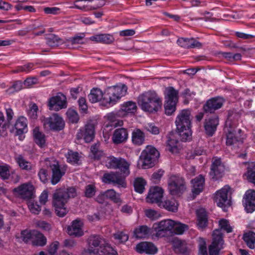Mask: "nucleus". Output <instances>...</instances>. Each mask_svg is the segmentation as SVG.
Returning <instances> with one entry per match:
<instances>
[{
    "mask_svg": "<svg viewBox=\"0 0 255 255\" xmlns=\"http://www.w3.org/2000/svg\"><path fill=\"white\" fill-rule=\"evenodd\" d=\"M77 195L75 187L61 188L56 189L52 197V204L55 209L56 214L63 217L68 212L66 204L70 198H74Z\"/></svg>",
    "mask_w": 255,
    "mask_h": 255,
    "instance_id": "f257e3e1",
    "label": "nucleus"
},
{
    "mask_svg": "<svg viewBox=\"0 0 255 255\" xmlns=\"http://www.w3.org/2000/svg\"><path fill=\"white\" fill-rule=\"evenodd\" d=\"M88 248L83 255L93 254L99 255H117V252L108 242L100 235L90 236L88 239Z\"/></svg>",
    "mask_w": 255,
    "mask_h": 255,
    "instance_id": "f03ea898",
    "label": "nucleus"
},
{
    "mask_svg": "<svg viewBox=\"0 0 255 255\" xmlns=\"http://www.w3.org/2000/svg\"><path fill=\"white\" fill-rule=\"evenodd\" d=\"M138 104L143 111L154 114L162 109V99L154 91H148L138 97Z\"/></svg>",
    "mask_w": 255,
    "mask_h": 255,
    "instance_id": "7ed1b4c3",
    "label": "nucleus"
},
{
    "mask_svg": "<svg viewBox=\"0 0 255 255\" xmlns=\"http://www.w3.org/2000/svg\"><path fill=\"white\" fill-rule=\"evenodd\" d=\"M190 116L191 111L189 109H184L181 111L175 121L178 135L183 142L191 139L192 132Z\"/></svg>",
    "mask_w": 255,
    "mask_h": 255,
    "instance_id": "20e7f679",
    "label": "nucleus"
},
{
    "mask_svg": "<svg viewBox=\"0 0 255 255\" xmlns=\"http://www.w3.org/2000/svg\"><path fill=\"white\" fill-rule=\"evenodd\" d=\"M49 167L52 172L51 177L48 171L43 168L39 170L38 175L40 181L43 183H46L50 181L52 185H56L60 181L65 172L61 169L57 161H54L53 163H51Z\"/></svg>",
    "mask_w": 255,
    "mask_h": 255,
    "instance_id": "39448f33",
    "label": "nucleus"
},
{
    "mask_svg": "<svg viewBox=\"0 0 255 255\" xmlns=\"http://www.w3.org/2000/svg\"><path fill=\"white\" fill-rule=\"evenodd\" d=\"M125 85L108 87L104 93V102L110 105H113L123 96L127 91Z\"/></svg>",
    "mask_w": 255,
    "mask_h": 255,
    "instance_id": "423d86ee",
    "label": "nucleus"
},
{
    "mask_svg": "<svg viewBox=\"0 0 255 255\" xmlns=\"http://www.w3.org/2000/svg\"><path fill=\"white\" fill-rule=\"evenodd\" d=\"M159 156V153L155 147L147 146L141 152L140 158L142 161V166L146 168L153 166Z\"/></svg>",
    "mask_w": 255,
    "mask_h": 255,
    "instance_id": "0eeeda50",
    "label": "nucleus"
},
{
    "mask_svg": "<svg viewBox=\"0 0 255 255\" xmlns=\"http://www.w3.org/2000/svg\"><path fill=\"white\" fill-rule=\"evenodd\" d=\"M105 164L108 168L120 169L126 176L129 174V164L123 158H118L114 156L108 157L105 161Z\"/></svg>",
    "mask_w": 255,
    "mask_h": 255,
    "instance_id": "6e6552de",
    "label": "nucleus"
},
{
    "mask_svg": "<svg viewBox=\"0 0 255 255\" xmlns=\"http://www.w3.org/2000/svg\"><path fill=\"white\" fill-rule=\"evenodd\" d=\"M41 122L45 129L54 131L61 130L65 126L64 121L57 114H54L49 118H44Z\"/></svg>",
    "mask_w": 255,
    "mask_h": 255,
    "instance_id": "1a4fd4ad",
    "label": "nucleus"
},
{
    "mask_svg": "<svg viewBox=\"0 0 255 255\" xmlns=\"http://www.w3.org/2000/svg\"><path fill=\"white\" fill-rule=\"evenodd\" d=\"M168 189L172 195H180L186 190L184 179L178 176H172L168 181Z\"/></svg>",
    "mask_w": 255,
    "mask_h": 255,
    "instance_id": "9d476101",
    "label": "nucleus"
},
{
    "mask_svg": "<svg viewBox=\"0 0 255 255\" xmlns=\"http://www.w3.org/2000/svg\"><path fill=\"white\" fill-rule=\"evenodd\" d=\"M230 187L228 185L225 186L221 189L217 191L215 196V201L217 205L224 210L226 207L231 206V197L229 196Z\"/></svg>",
    "mask_w": 255,
    "mask_h": 255,
    "instance_id": "9b49d317",
    "label": "nucleus"
},
{
    "mask_svg": "<svg viewBox=\"0 0 255 255\" xmlns=\"http://www.w3.org/2000/svg\"><path fill=\"white\" fill-rule=\"evenodd\" d=\"M224 240L220 230L217 229L213 233V242L209 247V255H219L220 251L223 248Z\"/></svg>",
    "mask_w": 255,
    "mask_h": 255,
    "instance_id": "f8f14e48",
    "label": "nucleus"
},
{
    "mask_svg": "<svg viewBox=\"0 0 255 255\" xmlns=\"http://www.w3.org/2000/svg\"><path fill=\"white\" fill-rule=\"evenodd\" d=\"M50 110L58 111L67 107V98L62 93H58L55 96L50 98L48 102Z\"/></svg>",
    "mask_w": 255,
    "mask_h": 255,
    "instance_id": "ddd939ff",
    "label": "nucleus"
},
{
    "mask_svg": "<svg viewBox=\"0 0 255 255\" xmlns=\"http://www.w3.org/2000/svg\"><path fill=\"white\" fill-rule=\"evenodd\" d=\"M125 174L122 175L119 172H111L105 173L103 176L102 181L105 183H113L119 187H126L127 183L125 180Z\"/></svg>",
    "mask_w": 255,
    "mask_h": 255,
    "instance_id": "4468645a",
    "label": "nucleus"
},
{
    "mask_svg": "<svg viewBox=\"0 0 255 255\" xmlns=\"http://www.w3.org/2000/svg\"><path fill=\"white\" fill-rule=\"evenodd\" d=\"M95 125L90 122L85 126L84 129H80L76 134L78 139L83 138L86 142H91L95 137Z\"/></svg>",
    "mask_w": 255,
    "mask_h": 255,
    "instance_id": "2eb2a0df",
    "label": "nucleus"
},
{
    "mask_svg": "<svg viewBox=\"0 0 255 255\" xmlns=\"http://www.w3.org/2000/svg\"><path fill=\"white\" fill-rule=\"evenodd\" d=\"M174 225V221L172 220H163L157 224H155L154 227L156 232V236L165 237L167 235L168 232L172 233Z\"/></svg>",
    "mask_w": 255,
    "mask_h": 255,
    "instance_id": "dca6fc26",
    "label": "nucleus"
},
{
    "mask_svg": "<svg viewBox=\"0 0 255 255\" xmlns=\"http://www.w3.org/2000/svg\"><path fill=\"white\" fill-rule=\"evenodd\" d=\"M34 189V186L30 183H25L14 188L13 192L22 199H29L33 196Z\"/></svg>",
    "mask_w": 255,
    "mask_h": 255,
    "instance_id": "f3484780",
    "label": "nucleus"
},
{
    "mask_svg": "<svg viewBox=\"0 0 255 255\" xmlns=\"http://www.w3.org/2000/svg\"><path fill=\"white\" fill-rule=\"evenodd\" d=\"M225 102L224 98L221 97H216L207 100L203 107L205 113L213 114L220 109Z\"/></svg>",
    "mask_w": 255,
    "mask_h": 255,
    "instance_id": "a211bd4d",
    "label": "nucleus"
},
{
    "mask_svg": "<svg viewBox=\"0 0 255 255\" xmlns=\"http://www.w3.org/2000/svg\"><path fill=\"white\" fill-rule=\"evenodd\" d=\"M225 169V166L221 158H213L210 175L213 180H217L222 178L224 174Z\"/></svg>",
    "mask_w": 255,
    "mask_h": 255,
    "instance_id": "6ab92c4d",
    "label": "nucleus"
},
{
    "mask_svg": "<svg viewBox=\"0 0 255 255\" xmlns=\"http://www.w3.org/2000/svg\"><path fill=\"white\" fill-rule=\"evenodd\" d=\"M226 136V145L227 146H234L238 143H243L242 137V131L241 129L227 128Z\"/></svg>",
    "mask_w": 255,
    "mask_h": 255,
    "instance_id": "aec40b11",
    "label": "nucleus"
},
{
    "mask_svg": "<svg viewBox=\"0 0 255 255\" xmlns=\"http://www.w3.org/2000/svg\"><path fill=\"white\" fill-rule=\"evenodd\" d=\"M243 203L247 212L251 213L255 211V191H247L243 197Z\"/></svg>",
    "mask_w": 255,
    "mask_h": 255,
    "instance_id": "412c9836",
    "label": "nucleus"
},
{
    "mask_svg": "<svg viewBox=\"0 0 255 255\" xmlns=\"http://www.w3.org/2000/svg\"><path fill=\"white\" fill-rule=\"evenodd\" d=\"M163 190L158 186L151 187L146 197L147 202L151 203H160L163 197Z\"/></svg>",
    "mask_w": 255,
    "mask_h": 255,
    "instance_id": "4be33fe9",
    "label": "nucleus"
},
{
    "mask_svg": "<svg viewBox=\"0 0 255 255\" xmlns=\"http://www.w3.org/2000/svg\"><path fill=\"white\" fill-rule=\"evenodd\" d=\"M219 123L218 117L206 119L204 123L206 134L209 136H213L217 130V127L219 125Z\"/></svg>",
    "mask_w": 255,
    "mask_h": 255,
    "instance_id": "5701e85b",
    "label": "nucleus"
},
{
    "mask_svg": "<svg viewBox=\"0 0 255 255\" xmlns=\"http://www.w3.org/2000/svg\"><path fill=\"white\" fill-rule=\"evenodd\" d=\"M241 118V115L234 110L228 111L227 119L225 126L227 128L237 129L238 121Z\"/></svg>",
    "mask_w": 255,
    "mask_h": 255,
    "instance_id": "b1692460",
    "label": "nucleus"
},
{
    "mask_svg": "<svg viewBox=\"0 0 255 255\" xmlns=\"http://www.w3.org/2000/svg\"><path fill=\"white\" fill-rule=\"evenodd\" d=\"M136 251L140 254L154 255L157 253V249L152 243L142 242L136 245Z\"/></svg>",
    "mask_w": 255,
    "mask_h": 255,
    "instance_id": "393cba45",
    "label": "nucleus"
},
{
    "mask_svg": "<svg viewBox=\"0 0 255 255\" xmlns=\"http://www.w3.org/2000/svg\"><path fill=\"white\" fill-rule=\"evenodd\" d=\"M93 0H77L74 3V7L84 10L88 11L93 9H96L104 5V3L102 0H96L95 4L93 5H88L85 4L86 1H92Z\"/></svg>",
    "mask_w": 255,
    "mask_h": 255,
    "instance_id": "a878e982",
    "label": "nucleus"
},
{
    "mask_svg": "<svg viewBox=\"0 0 255 255\" xmlns=\"http://www.w3.org/2000/svg\"><path fill=\"white\" fill-rule=\"evenodd\" d=\"M128 138V132L125 128L116 129L113 133L112 140L114 143L120 144L127 141Z\"/></svg>",
    "mask_w": 255,
    "mask_h": 255,
    "instance_id": "bb28decb",
    "label": "nucleus"
},
{
    "mask_svg": "<svg viewBox=\"0 0 255 255\" xmlns=\"http://www.w3.org/2000/svg\"><path fill=\"white\" fill-rule=\"evenodd\" d=\"M178 44L184 48L201 47L202 44L194 38H179L177 41Z\"/></svg>",
    "mask_w": 255,
    "mask_h": 255,
    "instance_id": "cd10ccee",
    "label": "nucleus"
},
{
    "mask_svg": "<svg viewBox=\"0 0 255 255\" xmlns=\"http://www.w3.org/2000/svg\"><path fill=\"white\" fill-rule=\"evenodd\" d=\"M192 191L194 194L198 195L201 192L204 187L205 179L203 175H199L191 180Z\"/></svg>",
    "mask_w": 255,
    "mask_h": 255,
    "instance_id": "c85d7f7f",
    "label": "nucleus"
},
{
    "mask_svg": "<svg viewBox=\"0 0 255 255\" xmlns=\"http://www.w3.org/2000/svg\"><path fill=\"white\" fill-rule=\"evenodd\" d=\"M151 233V229L146 225L139 226L133 231V237L137 239H145Z\"/></svg>",
    "mask_w": 255,
    "mask_h": 255,
    "instance_id": "c756f323",
    "label": "nucleus"
},
{
    "mask_svg": "<svg viewBox=\"0 0 255 255\" xmlns=\"http://www.w3.org/2000/svg\"><path fill=\"white\" fill-rule=\"evenodd\" d=\"M27 120L26 118L21 116L19 117L14 125L16 134L20 135L27 132Z\"/></svg>",
    "mask_w": 255,
    "mask_h": 255,
    "instance_id": "7c9ffc66",
    "label": "nucleus"
},
{
    "mask_svg": "<svg viewBox=\"0 0 255 255\" xmlns=\"http://www.w3.org/2000/svg\"><path fill=\"white\" fill-rule=\"evenodd\" d=\"M90 39L96 42L105 44H111L114 42L115 39L112 35L109 34H99L90 37Z\"/></svg>",
    "mask_w": 255,
    "mask_h": 255,
    "instance_id": "2f4dec72",
    "label": "nucleus"
},
{
    "mask_svg": "<svg viewBox=\"0 0 255 255\" xmlns=\"http://www.w3.org/2000/svg\"><path fill=\"white\" fill-rule=\"evenodd\" d=\"M131 141L133 144L135 145H142L145 141L144 133L140 129H134L132 132Z\"/></svg>",
    "mask_w": 255,
    "mask_h": 255,
    "instance_id": "473e14b6",
    "label": "nucleus"
},
{
    "mask_svg": "<svg viewBox=\"0 0 255 255\" xmlns=\"http://www.w3.org/2000/svg\"><path fill=\"white\" fill-rule=\"evenodd\" d=\"M68 233L70 236H82L83 235V232L82 230L81 222L77 220L74 221L72 225L68 228Z\"/></svg>",
    "mask_w": 255,
    "mask_h": 255,
    "instance_id": "72a5a7b5",
    "label": "nucleus"
},
{
    "mask_svg": "<svg viewBox=\"0 0 255 255\" xmlns=\"http://www.w3.org/2000/svg\"><path fill=\"white\" fill-rule=\"evenodd\" d=\"M198 226L200 228H205L208 224L207 213L205 209H199L196 211Z\"/></svg>",
    "mask_w": 255,
    "mask_h": 255,
    "instance_id": "f704fd0d",
    "label": "nucleus"
},
{
    "mask_svg": "<svg viewBox=\"0 0 255 255\" xmlns=\"http://www.w3.org/2000/svg\"><path fill=\"white\" fill-rule=\"evenodd\" d=\"M173 248L175 252L177 253L181 254L182 255H189L190 254V251L186 244L181 240H175L173 242Z\"/></svg>",
    "mask_w": 255,
    "mask_h": 255,
    "instance_id": "c9c22d12",
    "label": "nucleus"
},
{
    "mask_svg": "<svg viewBox=\"0 0 255 255\" xmlns=\"http://www.w3.org/2000/svg\"><path fill=\"white\" fill-rule=\"evenodd\" d=\"M165 98L166 101L177 103L178 101V91L172 87L166 88L165 91Z\"/></svg>",
    "mask_w": 255,
    "mask_h": 255,
    "instance_id": "e433bc0d",
    "label": "nucleus"
},
{
    "mask_svg": "<svg viewBox=\"0 0 255 255\" xmlns=\"http://www.w3.org/2000/svg\"><path fill=\"white\" fill-rule=\"evenodd\" d=\"M33 135L35 142L40 147H43L45 143V135L40 131L38 127H35L33 129Z\"/></svg>",
    "mask_w": 255,
    "mask_h": 255,
    "instance_id": "4c0bfd02",
    "label": "nucleus"
},
{
    "mask_svg": "<svg viewBox=\"0 0 255 255\" xmlns=\"http://www.w3.org/2000/svg\"><path fill=\"white\" fill-rule=\"evenodd\" d=\"M89 101L92 103H96L102 99L104 100V93L98 88H93L88 95Z\"/></svg>",
    "mask_w": 255,
    "mask_h": 255,
    "instance_id": "58836bf2",
    "label": "nucleus"
},
{
    "mask_svg": "<svg viewBox=\"0 0 255 255\" xmlns=\"http://www.w3.org/2000/svg\"><path fill=\"white\" fill-rule=\"evenodd\" d=\"M34 238L32 241V244L33 246H44L46 244V238L44 236V235L35 231L33 234Z\"/></svg>",
    "mask_w": 255,
    "mask_h": 255,
    "instance_id": "ea45409f",
    "label": "nucleus"
},
{
    "mask_svg": "<svg viewBox=\"0 0 255 255\" xmlns=\"http://www.w3.org/2000/svg\"><path fill=\"white\" fill-rule=\"evenodd\" d=\"M243 239L249 248L252 249L255 248V233L252 231L246 233L244 234Z\"/></svg>",
    "mask_w": 255,
    "mask_h": 255,
    "instance_id": "a19ab883",
    "label": "nucleus"
},
{
    "mask_svg": "<svg viewBox=\"0 0 255 255\" xmlns=\"http://www.w3.org/2000/svg\"><path fill=\"white\" fill-rule=\"evenodd\" d=\"M63 43V40L58 36L50 34L46 37V43L49 46L56 47Z\"/></svg>",
    "mask_w": 255,
    "mask_h": 255,
    "instance_id": "79ce46f5",
    "label": "nucleus"
},
{
    "mask_svg": "<svg viewBox=\"0 0 255 255\" xmlns=\"http://www.w3.org/2000/svg\"><path fill=\"white\" fill-rule=\"evenodd\" d=\"M104 195L106 198L110 199L114 203L118 204L119 205L122 203V200L120 198V195L117 193L113 189L108 190L104 192Z\"/></svg>",
    "mask_w": 255,
    "mask_h": 255,
    "instance_id": "37998d69",
    "label": "nucleus"
},
{
    "mask_svg": "<svg viewBox=\"0 0 255 255\" xmlns=\"http://www.w3.org/2000/svg\"><path fill=\"white\" fill-rule=\"evenodd\" d=\"M136 109L135 103L132 101L124 103L121 107V110L127 114H134L136 112Z\"/></svg>",
    "mask_w": 255,
    "mask_h": 255,
    "instance_id": "c03bdc74",
    "label": "nucleus"
},
{
    "mask_svg": "<svg viewBox=\"0 0 255 255\" xmlns=\"http://www.w3.org/2000/svg\"><path fill=\"white\" fill-rule=\"evenodd\" d=\"M146 181L142 178L138 177L135 179L133 186L134 190L139 193H142L144 190Z\"/></svg>",
    "mask_w": 255,
    "mask_h": 255,
    "instance_id": "a18cd8bd",
    "label": "nucleus"
},
{
    "mask_svg": "<svg viewBox=\"0 0 255 255\" xmlns=\"http://www.w3.org/2000/svg\"><path fill=\"white\" fill-rule=\"evenodd\" d=\"M97 192V188L95 184L86 185L83 190L84 196L88 198L94 197Z\"/></svg>",
    "mask_w": 255,
    "mask_h": 255,
    "instance_id": "49530a36",
    "label": "nucleus"
},
{
    "mask_svg": "<svg viewBox=\"0 0 255 255\" xmlns=\"http://www.w3.org/2000/svg\"><path fill=\"white\" fill-rule=\"evenodd\" d=\"M15 161L20 168L23 170H29L31 169L30 162L25 160L21 155H19L15 158Z\"/></svg>",
    "mask_w": 255,
    "mask_h": 255,
    "instance_id": "de8ad7c7",
    "label": "nucleus"
},
{
    "mask_svg": "<svg viewBox=\"0 0 255 255\" xmlns=\"http://www.w3.org/2000/svg\"><path fill=\"white\" fill-rule=\"evenodd\" d=\"M163 207L168 211L176 212L177 211V204L174 199L166 200L163 203Z\"/></svg>",
    "mask_w": 255,
    "mask_h": 255,
    "instance_id": "09e8293b",
    "label": "nucleus"
},
{
    "mask_svg": "<svg viewBox=\"0 0 255 255\" xmlns=\"http://www.w3.org/2000/svg\"><path fill=\"white\" fill-rule=\"evenodd\" d=\"M167 144L169 147V150L173 151L175 148L177 147V144L178 143V140L174 134H169L167 136Z\"/></svg>",
    "mask_w": 255,
    "mask_h": 255,
    "instance_id": "8fccbe9b",
    "label": "nucleus"
},
{
    "mask_svg": "<svg viewBox=\"0 0 255 255\" xmlns=\"http://www.w3.org/2000/svg\"><path fill=\"white\" fill-rule=\"evenodd\" d=\"M67 117L69 122L76 124L77 123L79 120L78 113L74 110L68 109L66 112Z\"/></svg>",
    "mask_w": 255,
    "mask_h": 255,
    "instance_id": "3c124183",
    "label": "nucleus"
},
{
    "mask_svg": "<svg viewBox=\"0 0 255 255\" xmlns=\"http://www.w3.org/2000/svg\"><path fill=\"white\" fill-rule=\"evenodd\" d=\"M11 170L10 167L7 164L0 165V177L2 180H7L8 176Z\"/></svg>",
    "mask_w": 255,
    "mask_h": 255,
    "instance_id": "603ef678",
    "label": "nucleus"
},
{
    "mask_svg": "<svg viewBox=\"0 0 255 255\" xmlns=\"http://www.w3.org/2000/svg\"><path fill=\"white\" fill-rule=\"evenodd\" d=\"M176 103L165 101L164 104L165 113L167 115H171L176 110Z\"/></svg>",
    "mask_w": 255,
    "mask_h": 255,
    "instance_id": "864d4df0",
    "label": "nucleus"
},
{
    "mask_svg": "<svg viewBox=\"0 0 255 255\" xmlns=\"http://www.w3.org/2000/svg\"><path fill=\"white\" fill-rule=\"evenodd\" d=\"M187 226L185 224H182L174 221V225L172 231V233L180 235L183 233Z\"/></svg>",
    "mask_w": 255,
    "mask_h": 255,
    "instance_id": "5fc2aeb1",
    "label": "nucleus"
},
{
    "mask_svg": "<svg viewBox=\"0 0 255 255\" xmlns=\"http://www.w3.org/2000/svg\"><path fill=\"white\" fill-rule=\"evenodd\" d=\"M34 232L27 230L22 231L21 232V238L23 242L27 243L29 240L34 238Z\"/></svg>",
    "mask_w": 255,
    "mask_h": 255,
    "instance_id": "6e6d98bb",
    "label": "nucleus"
},
{
    "mask_svg": "<svg viewBox=\"0 0 255 255\" xmlns=\"http://www.w3.org/2000/svg\"><path fill=\"white\" fill-rule=\"evenodd\" d=\"M244 176L246 177L247 180L252 183H253L255 185V171L254 170L250 167H248L247 168V171L245 174Z\"/></svg>",
    "mask_w": 255,
    "mask_h": 255,
    "instance_id": "4d7b16f0",
    "label": "nucleus"
},
{
    "mask_svg": "<svg viewBox=\"0 0 255 255\" xmlns=\"http://www.w3.org/2000/svg\"><path fill=\"white\" fill-rule=\"evenodd\" d=\"M67 161L72 163H77L79 159L78 153L69 151L66 155Z\"/></svg>",
    "mask_w": 255,
    "mask_h": 255,
    "instance_id": "13d9d810",
    "label": "nucleus"
},
{
    "mask_svg": "<svg viewBox=\"0 0 255 255\" xmlns=\"http://www.w3.org/2000/svg\"><path fill=\"white\" fill-rule=\"evenodd\" d=\"M219 226L220 228L227 233H231L233 231V229L229 224V221L224 219H222L219 221Z\"/></svg>",
    "mask_w": 255,
    "mask_h": 255,
    "instance_id": "bf43d9fd",
    "label": "nucleus"
},
{
    "mask_svg": "<svg viewBox=\"0 0 255 255\" xmlns=\"http://www.w3.org/2000/svg\"><path fill=\"white\" fill-rule=\"evenodd\" d=\"M38 108L36 104H33L27 112V114L30 118L36 119L37 118V111Z\"/></svg>",
    "mask_w": 255,
    "mask_h": 255,
    "instance_id": "052dcab7",
    "label": "nucleus"
},
{
    "mask_svg": "<svg viewBox=\"0 0 255 255\" xmlns=\"http://www.w3.org/2000/svg\"><path fill=\"white\" fill-rule=\"evenodd\" d=\"M34 66V64L33 63H30L18 67L16 70L13 71V72L14 73H18L20 72H28L33 69Z\"/></svg>",
    "mask_w": 255,
    "mask_h": 255,
    "instance_id": "680f3d73",
    "label": "nucleus"
},
{
    "mask_svg": "<svg viewBox=\"0 0 255 255\" xmlns=\"http://www.w3.org/2000/svg\"><path fill=\"white\" fill-rule=\"evenodd\" d=\"M8 176V179L14 184L18 183L20 179V176L14 170H11Z\"/></svg>",
    "mask_w": 255,
    "mask_h": 255,
    "instance_id": "e2e57ef3",
    "label": "nucleus"
},
{
    "mask_svg": "<svg viewBox=\"0 0 255 255\" xmlns=\"http://www.w3.org/2000/svg\"><path fill=\"white\" fill-rule=\"evenodd\" d=\"M145 129L153 134H158L159 133V128L154 124H147L144 127Z\"/></svg>",
    "mask_w": 255,
    "mask_h": 255,
    "instance_id": "0e129e2a",
    "label": "nucleus"
},
{
    "mask_svg": "<svg viewBox=\"0 0 255 255\" xmlns=\"http://www.w3.org/2000/svg\"><path fill=\"white\" fill-rule=\"evenodd\" d=\"M145 214L147 217L152 220H156L160 217V214L157 211L152 209L146 210Z\"/></svg>",
    "mask_w": 255,
    "mask_h": 255,
    "instance_id": "69168bd1",
    "label": "nucleus"
},
{
    "mask_svg": "<svg viewBox=\"0 0 255 255\" xmlns=\"http://www.w3.org/2000/svg\"><path fill=\"white\" fill-rule=\"evenodd\" d=\"M114 238L121 243L127 241L128 239V236L123 232H118L114 235Z\"/></svg>",
    "mask_w": 255,
    "mask_h": 255,
    "instance_id": "338daca9",
    "label": "nucleus"
},
{
    "mask_svg": "<svg viewBox=\"0 0 255 255\" xmlns=\"http://www.w3.org/2000/svg\"><path fill=\"white\" fill-rule=\"evenodd\" d=\"M28 208L30 212L34 214H38L41 211V207L37 202H30L28 205Z\"/></svg>",
    "mask_w": 255,
    "mask_h": 255,
    "instance_id": "774afa93",
    "label": "nucleus"
}]
</instances>
